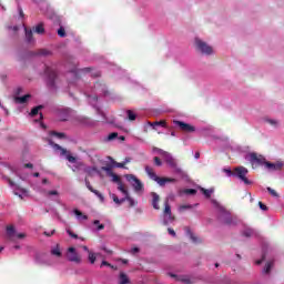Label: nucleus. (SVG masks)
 Listing matches in <instances>:
<instances>
[{"label":"nucleus","instance_id":"nucleus-1","mask_svg":"<svg viewBox=\"0 0 284 284\" xmlns=\"http://www.w3.org/2000/svg\"><path fill=\"white\" fill-rule=\"evenodd\" d=\"M84 94L88 99L89 105L95 110L97 114L101 116L102 121H108V118L102 110L100 100L101 97H108L110 94V91H108V85L101 81H97L91 88V93L90 91H84Z\"/></svg>","mask_w":284,"mask_h":284},{"label":"nucleus","instance_id":"nucleus-2","mask_svg":"<svg viewBox=\"0 0 284 284\" xmlns=\"http://www.w3.org/2000/svg\"><path fill=\"white\" fill-rule=\"evenodd\" d=\"M81 74H91V77L97 79L101 77V71L94 70L90 67L83 69L74 68L71 71H68L65 74L69 85H79V82L81 81Z\"/></svg>","mask_w":284,"mask_h":284},{"label":"nucleus","instance_id":"nucleus-3","mask_svg":"<svg viewBox=\"0 0 284 284\" xmlns=\"http://www.w3.org/2000/svg\"><path fill=\"white\" fill-rule=\"evenodd\" d=\"M212 205L217 210V221L222 223V225H227L229 227H234L239 225V217H233L230 211H226L221 203L216 200H211Z\"/></svg>","mask_w":284,"mask_h":284},{"label":"nucleus","instance_id":"nucleus-4","mask_svg":"<svg viewBox=\"0 0 284 284\" xmlns=\"http://www.w3.org/2000/svg\"><path fill=\"white\" fill-rule=\"evenodd\" d=\"M153 152L162 156L163 161L171 168V170H173L174 174H179L180 176H187V174L183 172V169L179 166V160H176L172 153L160 148H153Z\"/></svg>","mask_w":284,"mask_h":284},{"label":"nucleus","instance_id":"nucleus-5","mask_svg":"<svg viewBox=\"0 0 284 284\" xmlns=\"http://www.w3.org/2000/svg\"><path fill=\"white\" fill-rule=\"evenodd\" d=\"M44 77L47 88H49V90H57V81H59V71L57 70V67L44 64Z\"/></svg>","mask_w":284,"mask_h":284},{"label":"nucleus","instance_id":"nucleus-6","mask_svg":"<svg viewBox=\"0 0 284 284\" xmlns=\"http://www.w3.org/2000/svg\"><path fill=\"white\" fill-rule=\"evenodd\" d=\"M162 219V225L164 226H170L174 221H176V217L172 214V206L170 205V201L165 200L164 201V210L161 214Z\"/></svg>","mask_w":284,"mask_h":284},{"label":"nucleus","instance_id":"nucleus-7","mask_svg":"<svg viewBox=\"0 0 284 284\" xmlns=\"http://www.w3.org/2000/svg\"><path fill=\"white\" fill-rule=\"evenodd\" d=\"M144 170L151 181H155V183H158L160 187H165L166 183H176V179L174 178H160L159 175H156V173H154V171H152L150 166H145Z\"/></svg>","mask_w":284,"mask_h":284},{"label":"nucleus","instance_id":"nucleus-8","mask_svg":"<svg viewBox=\"0 0 284 284\" xmlns=\"http://www.w3.org/2000/svg\"><path fill=\"white\" fill-rule=\"evenodd\" d=\"M49 145H51V148H53L54 152H60V156L64 158L67 161H69V163H77V158L74 155H72V153L70 151H68L67 149H64L63 146L54 143V141L52 140H48Z\"/></svg>","mask_w":284,"mask_h":284},{"label":"nucleus","instance_id":"nucleus-9","mask_svg":"<svg viewBox=\"0 0 284 284\" xmlns=\"http://www.w3.org/2000/svg\"><path fill=\"white\" fill-rule=\"evenodd\" d=\"M247 174H250V170H247V168H234V179H239V181H241V183H244V185H254V182L247 179Z\"/></svg>","mask_w":284,"mask_h":284},{"label":"nucleus","instance_id":"nucleus-10","mask_svg":"<svg viewBox=\"0 0 284 284\" xmlns=\"http://www.w3.org/2000/svg\"><path fill=\"white\" fill-rule=\"evenodd\" d=\"M245 161H247L248 163H251L252 168H258L262 165H265L266 163V159L265 156H263L262 154L258 155V153L256 152H252V153H246L244 155Z\"/></svg>","mask_w":284,"mask_h":284},{"label":"nucleus","instance_id":"nucleus-11","mask_svg":"<svg viewBox=\"0 0 284 284\" xmlns=\"http://www.w3.org/2000/svg\"><path fill=\"white\" fill-rule=\"evenodd\" d=\"M265 258H274V247L267 241H262V258L255 261V264L261 265Z\"/></svg>","mask_w":284,"mask_h":284},{"label":"nucleus","instance_id":"nucleus-12","mask_svg":"<svg viewBox=\"0 0 284 284\" xmlns=\"http://www.w3.org/2000/svg\"><path fill=\"white\" fill-rule=\"evenodd\" d=\"M195 48L197 52H201V54H204L205 57L214 54V49H212L205 41L201 40V38H195Z\"/></svg>","mask_w":284,"mask_h":284},{"label":"nucleus","instance_id":"nucleus-13","mask_svg":"<svg viewBox=\"0 0 284 284\" xmlns=\"http://www.w3.org/2000/svg\"><path fill=\"white\" fill-rule=\"evenodd\" d=\"M124 179L132 185L134 192H136V193L143 192V190H144L143 182H141V180H139V178H136V175L125 174Z\"/></svg>","mask_w":284,"mask_h":284},{"label":"nucleus","instance_id":"nucleus-14","mask_svg":"<svg viewBox=\"0 0 284 284\" xmlns=\"http://www.w3.org/2000/svg\"><path fill=\"white\" fill-rule=\"evenodd\" d=\"M67 260L69 261V263H75V265H81V263H83L81 255L74 246H70L67 250Z\"/></svg>","mask_w":284,"mask_h":284},{"label":"nucleus","instance_id":"nucleus-15","mask_svg":"<svg viewBox=\"0 0 284 284\" xmlns=\"http://www.w3.org/2000/svg\"><path fill=\"white\" fill-rule=\"evenodd\" d=\"M6 234H7L8 241H11L12 243H14L16 241H19L21 239H26V234L18 233L17 229H14V226H12V225L7 226Z\"/></svg>","mask_w":284,"mask_h":284},{"label":"nucleus","instance_id":"nucleus-16","mask_svg":"<svg viewBox=\"0 0 284 284\" xmlns=\"http://www.w3.org/2000/svg\"><path fill=\"white\" fill-rule=\"evenodd\" d=\"M173 125H175V128H179V130H182V132H187V133H192V132H196V126L183 122L181 120H173Z\"/></svg>","mask_w":284,"mask_h":284},{"label":"nucleus","instance_id":"nucleus-17","mask_svg":"<svg viewBox=\"0 0 284 284\" xmlns=\"http://www.w3.org/2000/svg\"><path fill=\"white\" fill-rule=\"evenodd\" d=\"M6 181H8L10 187H13L16 196H19L20 199H23V195L28 193L26 189H20L19 185H17L10 178L4 176Z\"/></svg>","mask_w":284,"mask_h":284},{"label":"nucleus","instance_id":"nucleus-18","mask_svg":"<svg viewBox=\"0 0 284 284\" xmlns=\"http://www.w3.org/2000/svg\"><path fill=\"white\" fill-rule=\"evenodd\" d=\"M264 165L271 172H281V170H283L284 162H281V161H277V162L266 161Z\"/></svg>","mask_w":284,"mask_h":284},{"label":"nucleus","instance_id":"nucleus-19","mask_svg":"<svg viewBox=\"0 0 284 284\" xmlns=\"http://www.w3.org/2000/svg\"><path fill=\"white\" fill-rule=\"evenodd\" d=\"M24 41L28 45H34V43H37L32 29H29L27 27H24Z\"/></svg>","mask_w":284,"mask_h":284},{"label":"nucleus","instance_id":"nucleus-20","mask_svg":"<svg viewBox=\"0 0 284 284\" xmlns=\"http://www.w3.org/2000/svg\"><path fill=\"white\" fill-rule=\"evenodd\" d=\"M34 263H37V265H48V266H50V260L45 258L44 253H36Z\"/></svg>","mask_w":284,"mask_h":284},{"label":"nucleus","instance_id":"nucleus-21","mask_svg":"<svg viewBox=\"0 0 284 284\" xmlns=\"http://www.w3.org/2000/svg\"><path fill=\"white\" fill-rule=\"evenodd\" d=\"M150 195L152 197L151 205H152L153 210H161V206L159 205V203L161 201V196L158 195L156 192H151Z\"/></svg>","mask_w":284,"mask_h":284},{"label":"nucleus","instance_id":"nucleus-22","mask_svg":"<svg viewBox=\"0 0 284 284\" xmlns=\"http://www.w3.org/2000/svg\"><path fill=\"white\" fill-rule=\"evenodd\" d=\"M185 234H186V236H189V239L192 241V243H195V244L203 243V241L201 239H199L196 235H194V233L192 232V229L186 227Z\"/></svg>","mask_w":284,"mask_h":284},{"label":"nucleus","instance_id":"nucleus-23","mask_svg":"<svg viewBox=\"0 0 284 284\" xmlns=\"http://www.w3.org/2000/svg\"><path fill=\"white\" fill-rule=\"evenodd\" d=\"M197 190H200V192L203 194V196L205 199H212V194L214 192V187H211V189H205L201 185H197Z\"/></svg>","mask_w":284,"mask_h":284},{"label":"nucleus","instance_id":"nucleus-24","mask_svg":"<svg viewBox=\"0 0 284 284\" xmlns=\"http://www.w3.org/2000/svg\"><path fill=\"white\" fill-rule=\"evenodd\" d=\"M263 121H264V123H268V125H271L275 130H278V128H281V122L276 119L264 118Z\"/></svg>","mask_w":284,"mask_h":284},{"label":"nucleus","instance_id":"nucleus-25","mask_svg":"<svg viewBox=\"0 0 284 284\" xmlns=\"http://www.w3.org/2000/svg\"><path fill=\"white\" fill-rule=\"evenodd\" d=\"M105 173H106V176L111 178L112 183H116V184L121 183V178H119V175H116L114 171L106 169Z\"/></svg>","mask_w":284,"mask_h":284},{"label":"nucleus","instance_id":"nucleus-26","mask_svg":"<svg viewBox=\"0 0 284 284\" xmlns=\"http://www.w3.org/2000/svg\"><path fill=\"white\" fill-rule=\"evenodd\" d=\"M242 236H245V239H250L252 236H254V234H256V231H254V229L250 227V226H245L242 232H241Z\"/></svg>","mask_w":284,"mask_h":284},{"label":"nucleus","instance_id":"nucleus-27","mask_svg":"<svg viewBox=\"0 0 284 284\" xmlns=\"http://www.w3.org/2000/svg\"><path fill=\"white\" fill-rule=\"evenodd\" d=\"M109 161L110 162L106 163L105 166L101 168L102 172H108V170H114V168H116L118 162H115L114 159H112V156H109Z\"/></svg>","mask_w":284,"mask_h":284},{"label":"nucleus","instance_id":"nucleus-28","mask_svg":"<svg viewBox=\"0 0 284 284\" xmlns=\"http://www.w3.org/2000/svg\"><path fill=\"white\" fill-rule=\"evenodd\" d=\"M33 57H52V51L48 49H39L37 52L32 53Z\"/></svg>","mask_w":284,"mask_h":284},{"label":"nucleus","instance_id":"nucleus-29","mask_svg":"<svg viewBox=\"0 0 284 284\" xmlns=\"http://www.w3.org/2000/svg\"><path fill=\"white\" fill-rule=\"evenodd\" d=\"M50 252L52 256H57L58 258H61V256H63V253L61 252V246L59 244L51 247Z\"/></svg>","mask_w":284,"mask_h":284},{"label":"nucleus","instance_id":"nucleus-30","mask_svg":"<svg viewBox=\"0 0 284 284\" xmlns=\"http://www.w3.org/2000/svg\"><path fill=\"white\" fill-rule=\"evenodd\" d=\"M78 221H88V215H84L79 209L72 211Z\"/></svg>","mask_w":284,"mask_h":284},{"label":"nucleus","instance_id":"nucleus-31","mask_svg":"<svg viewBox=\"0 0 284 284\" xmlns=\"http://www.w3.org/2000/svg\"><path fill=\"white\" fill-rule=\"evenodd\" d=\"M149 125H151L153 130H156V128H168V122L165 121L149 122Z\"/></svg>","mask_w":284,"mask_h":284},{"label":"nucleus","instance_id":"nucleus-32","mask_svg":"<svg viewBox=\"0 0 284 284\" xmlns=\"http://www.w3.org/2000/svg\"><path fill=\"white\" fill-rule=\"evenodd\" d=\"M110 199H112L115 205H123L125 203V197L119 199L114 193H110Z\"/></svg>","mask_w":284,"mask_h":284},{"label":"nucleus","instance_id":"nucleus-33","mask_svg":"<svg viewBox=\"0 0 284 284\" xmlns=\"http://www.w3.org/2000/svg\"><path fill=\"white\" fill-rule=\"evenodd\" d=\"M272 267H274V260L268 261L262 270V274H270L272 272Z\"/></svg>","mask_w":284,"mask_h":284},{"label":"nucleus","instance_id":"nucleus-34","mask_svg":"<svg viewBox=\"0 0 284 284\" xmlns=\"http://www.w3.org/2000/svg\"><path fill=\"white\" fill-rule=\"evenodd\" d=\"M119 284H130V277L128 276V274L123 272L119 274Z\"/></svg>","mask_w":284,"mask_h":284},{"label":"nucleus","instance_id":"nucleus-35","mask_svg":"<svg viewBox=\"0 0 284 284\" xmlns=\"http://www.w3.org/2000/svg\"><path fill=\"white\" fill-rule=\"evenodd\" d=\"M30 94H24V95H21V97H16L14 98V101L16 103H19L20 105H23V103H26L29 99H30Z\"/></svg>","mask_w":284,"mask_h":284},{"label":"nucleus","instance_id":"nucleus-36","mask_svg":"<svg viewBox=\"0 0 284 284\" xmlns=\"http://www.w3.org/2000/svg\"><path fill=\"white\" fill-rule=\"evenodd\" d=\"M33 32H36V34H45V28H43V23L42 22L38 23L33 28Z\"/></svg>","mask_w":284,"mask_h":284},{"label":"nucleus","instance_id":"nucleus-37","mask_svg":"<svg viewBox=\"0 0 284 284\" xmlns=\"http://www.w3.org/2000/svg\"><path fill=\"white\" fill-rule=\"evenodd\" d=\"M178 281L180 283H184V284H192V283H194V282H192V278L190 277V275H180L178 277Z\"/></svg>","mask_w":284,"mask_h":284},{"label":"nucleus","instance_id":"nucleus-38","mask_svg":"<svg viewBox=\"0 0 284 284\" xmlns=\"http://www.w3.org/2000/svg\"><path fill=\"white\" fill-rule=\"evenodd\" d=\"M196 189H184L180 191V194H186V196H196Z\"/></svg>","mask_w":284,"mask_h":284},{"label":"nucleus","instance_id":"nucleus-39","mask_svg":"<svg viewBox=\"0 0 284 284\" xmlns=\"http://www.w3.org/2000/svg\"><path fill=\"white\" fill-rule=\"evenodd\" d=\"M43 104H39V105H37V106H33L32 109H31V112L29 113V115L30 116H37V114H39V111L40 110H43Z\"/></svg>","mask_w":284,"mask_h":284},{"label":"nucleus","instance_id":"nucleus-40","mask_svg":"<svg viewBox=\"0 0 284 284\" xmlns=\"http://www.w3.org/2000/svg\"><path fill=\"white\" fill-rule=\"evenodd\" d=\"M50 136H57V139L63 140L68 139V135L63 132H57V131H51Z\"/></svg>","mask_w":284,"mask_h":284},{"label":"nucleus","instance_id":"nucleus-41","mask_svg":"<svg viewBox=\"0 0 284 284\" xmlns=\"http://www.w3.org/2000/svg\"><path fill=\"white\" fill-rule=\"evenodd\" d=\"M250 150H251L250 146H241V145L236 146V151L241 152L242 154H252Z\"/></svg>","mask_w":284,"mask_h":284},{"label":"nucleus","instance_id":"nucleus-42","mask_svg":"<svg viewBox=\"0 0 284 284\" xmlns=\"http://www.w3.org/2000/svg\"><path fill=\"white\" fill-rule=\"evenodd\" d=\"M88 261L91 265H94V263H97V253L94 252H89V255H88Z\"/></svg>","mask_w":284,"mask_h":284},{"label":"nucleus","instance_id":"nucleus-43","mask_svg":"<svg viewBox=\"0 0 284 284\" xmlns=\"http://www.w3.org/2000/svg\"><path fill=\"white\" fill-rule=\"evenodd\" d=\"M126 116H128V119H129V121H136V113H134V111H132V110H128L126 111Z\"/></svg>","mask_w":284,"mask_h":284},{"label":"nucleus","instance_id":"nucleus-44","mask_svg":"<svg viewBox=\"0 0 284 284\" xmlns=\"http://www.w3.org/2000/svg\"><path fill=\"white\" fill-rule=\"evenodd\" d=\"M196 205H199V204H194V205H192V204H183V205H181L179 207V211L180 212H185V210H192L194 206L196 207Z\"/></svg>","mask_w":284,"mask_h":284},{"label":"nucleus","instance_id":"nucleus-45","mask_svg":"<svg viewBox=\"0 0 284 284\" xmlns=\"http://www.w3.org/2000/svg\"><path fill=\"white\" fill-rule=\"evenodd\" d=\"M92 194H94L95 196H98V199L101 201V203H105V196H103L102 194H101V192H99V190H94L93 192H92Z\"/></svg>","mask_w":284,"mask_h":284},{"label":"nucleus","instance_id":"nucleus-46","mask_svg":"<svg viewBox=\"0 0 284 284\" xmlns=\"http://www.w3.org/2000/svg\"><path fill=\"white\" fill-rule=\"evenodd\" d=\"M58 37H60V39H65V37H67L65 28L60 27V28L58 29Z\"/></svg>","mask_w":284,"mask_h":284},{"label":"nucleus","instance_id":"nucleus-47","mask_svg":"<svg viewBox=\"0 0 284 284\" xmlns=\"http://www.w3.org/2000/svg\"><path fill=\"white\" fill-rule=\"evenodd\" d=\"M213 139L215 141H222L224 143H227V141H230V138L225 136V135H222V136H219V135H213Z\"/></svg>","mask_w":284,"mask_h":284},{"label":"nucleus","instance_id":"nucleus-48","mask_svg":"<svg viewBox=\"0 0 284 284\" xmlns=\"http://www.w3.org/2000/svg\"><path fill=\"white\" fill-rule=\"evenodd\" d=\"M125 201L129 202L130 207H134V205H136V201H134V199H132V196H124Z\"/></svg>","mask_w":284,"mask_h":284},{"label":"nucleus","instance_id":"nucleus-49","mask_svg":"<svg viewBox=\"0 0 284 284\" xmlns=\"http://www.w3.org/2000/svg\"><path fill=\"white\" fill-rule=\"evenodd\" d=\"M118 136H119V133L112 132V133H110V134L106 136L105 141H114V139H116Z\"/></svg>","mask_w":284,"mask_h":284},{"label":"nucleus","instance_id":"nucleus-50","mask_svg":"<svg viewBox=\"0 0 284 284\" xmlns=\"http://www.w3.org/2000/svg\"><path fill=\"white\" fill-rule=\"evenodd\" d=\"M268 194H271V196H274L275 199H278V193L276 191H274V189L272 187H266Z\"/></svg>","mask_w":284,"mask_h":284},{"label":"nucleus","instance_id":"nucleus-51","mask_svg":"<svg viewBox=\"0 0 284 284\" xmlns=\"http://www.w3.org/2000/svg\"><path fill=\"white\" fill-rule=\"evenodd\" d=\"M223 172H224V174H226V176L234 178V169H233V171H232V169H223Z\"/></svg>","mask_w":284,"mask_h":284},{"label":"nucleus","instance_id":"nucleus-52","mask_svg":"<svg viewBox=\"0 0 284 284\" xmlns=\"http://www.w3.org/2000/svg\"><path fill=\"white\" fill-rule=\"evenodd\" d=\"M100 267H111V270H114V265L110 264L108 261L103 260L101 262Z\"/></svg>","mask_w":284,"mask_h":284},{"label":"nucleus","instance_id":"nucleus-53","mask_svg":"<svg viewBox=\"0 0 284 284\" xmlns=\"http://www.w3.org/2000/svg\"><path fill=\"white\" fill-rule=\"evenodd\" d=\"M67 234L71 237V239H80L78 234H75L74 232H72V230L67 229Z\"/></svg>","mask_w":284,"mask_h":284},{"label":"nucleus","instance_id":"nucleus-54","mask_svg":"<svg viewBox=\"0 0 284 284\" xmlns=\"http://www.w3.org/2000/svg\"><path fill=\"white\" fill-rule=\"evenodd\" d=\"M153 161L158 168H161L163 165V162L161 161V159L159 156L153 158Z\"/></svg>","mask_w":284,"mask_h":284},{"label":"nucleus","instance_id":"nucleus-55","mask_svg":"<svg viewBox=\"0 0 284 284\" xmlns=\"http://www.w3.org/2000/svg\"><path fill=\"white\" fill-rule=\"evenodd\" d=\"M85 186L88 187L89 191L93 192L95 189L92 187V184H90V180L85 179L84 180Z\"/></svg>","mask_w":284,"mask_h":284},{"label":"nucleus","instance_id":"nucleus-56","mask_svg":"<svg viewBox=\"0 0 284 284\" xmlns=\"http://www.w3.org/2000/svg\"><path fill=\"white\" fill-rule=\"evenodd\" d=\"M258 207L262 210V212H267V205H265L263 202H258Z\"/></svg>","mask_w":284,"mask_h":284},{"label":"nucleus","instance_id":"nucleus-57","mask_svg":"<svg viewBox=\"0 0 284 284\" xmlns=\"http://www.w3.org/2000/svg\"><path fill=\"white\" fill-rule=\"evenodd\" d=\"M48 195L49 196H59V191H57V190L49 191Z\"/></svg>","mask_w":284,"mask_h":284},{"label":"nucleus","instance_id":"nucleus-58","mask_svg":"<svg viewBox=\"0 0 284 284\" xmlns=\"http://www.w3.org/2000/svg\"><path fill=\"white\" fill-rule=\"evenodd\" d=\"M81 123H84L85 125H90V119L88 118H80Z\"/></svg>","mask_w":284,"mask_h":284},{"label":"nucleus","instance_id":"nucleus-59","mask_svg":"<svg viewBox=\"0 0 284 284\" xmlns=\"http://www.w3.org/2000/svg\"><path fill=\"white\" fill-rule=\"evenodd\" d=\"M8 30H12L13 32H19V26H9Z\"/></svg>","mask_w":284,"mask_h":284},{"label":"nucleus","instance_id":"nucleus-60","mask_svg":"<svg viewBox=\"0 0 284 284\" xmlns=\"http://www.w3.org/2000/svg\"><path fill=\"white\" fill-rule=\"evenodd\" d=\"M57 231L55 230H52L51 232H48V231H44V236H53V234H55Z\"/></svg>","mask_w":284,"mask_h":284},{"label":"nucleus","instance_id":"nucleus-61","mask_svg":"<svg viewBox=\"0 0 284 284\" xmlns=\"http://www.w3.org/2000/svg\"><path fill=\"white\" fill-rule=\"evenodd\" d=\"M91 170H92V172H95V174H98V176H101V171L97 166H92Z\"/></svg>","mask_w":284,"mask_h":284},{"label":"nucleus","instance_id":"nucleus-62","mask_svg":"<svg viewBox=\"0 0 284 284\" xmlns=\"http://www.w3.org/2000/svg\"><path fill=\"white\" fill-rule=\"evenodd\" d=\"M139 252H141V248H139L136 246L131 248V254H139Z\"/></svg>","mask_w":284,"mask_h":284},{"label":"nucleus","instance_id":"nucleus-63","mask_svg":"<svg viewBox=\"0 0 284 284\" xmlns=\"http://www.w3.org/2000/svg\"><path fill=\"white\" fill-rule=\"evenodd\" d=\"M118 190L120 192H123L125 190V186H123V182L118 183Z\"/></svg>","mask_w":284,"mask_h":284},{"label":"nucleus","instance_id":"nucleus-64","mask_svg":"<svg viewBox=\"0 0 284 284\" xmlns=\"http://www.w3.org/2000/svg\"><path fill=\"white\" fill-rule=\"evenodd\" d=\"M168 232H169V234H170L171 236H176V232L174 231V229L169 227V229H168Z\"/></svg>","mask_w":284,"mask_h":284}]
</instances>
